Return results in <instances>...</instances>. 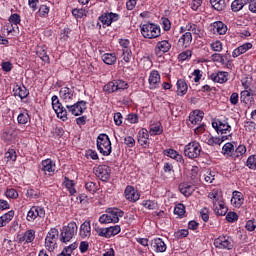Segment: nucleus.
I'll use <instances>...</instances> for the list:
<instances>
[{
    "instance_id": "16",
    "label": "nucleus",
    "mask_w": 256,
    "mask_h": 256,
    "mask_svg": "<svg viewBox=\"0 0 256 256\" xmlns=\"http://www.w3.org/2000/svg\"><path fill=\"white\" fill-rule=\"evenodd\" d=\"M124 195L128 201H132L134 203L135 201H139V192H137L133 186H127L124 191Z\"/></svg>"
},
{
    "instance_id": "3",
    "label": "nucleus",
    "mask_w": 256,
    "mask_h": 256,
    "mask_svg": "<svg viewBox=\"0 0 256 256\" xmlns=\"http://www.w3.org/2000/svg\"><path fill=\"white\" fill-rule=\"evenodd\" d=\"M77 229V223H68V225L64 226L61 230L60 241H62V243H69V241H71V239L77 235Z\"/></svg>"
},
{
    "instance_id": "29",
    "label": "nucleus",
    "mask_w": 256,
    "mask_h": 256,
    "mask_svg": "<svg viewBox=\"0 0 256 256\" xmlns=\"http://www.w3.org/2000/svg\"><path fill=\"white\" fill-rule=\"evenodd\" d=\"M203 111L195 110L193 113L189 116V121L192 123V125H197V123H201L203 121Z\"/></svg>"
},
{
    "instance_id": "4",
    "label": "nucleus",
    "mask_w": 256,
    "mask_h": 256,
    "mask_svg": "<svg viewBox=\"0 0 256 256\" xmlns=\"http://www.w3.org/2000/svg\"><path fill=\"white\" fill-rule=\"evenodd\" d=\"M97 149L105 157L111 155V140L107 134H100L97 138Z\"/></svg>"
},
{
    "instance_id": "58",
    "label": "nucleus",
    "mask_w": 256,
    "mask_h": 256,
    "mask_svg": "<svg viewBox=\"0 0 256 256\" xmlns=\"http://www.w3.org/2000/svg\"><path fill=\"white\" fill-rule=\"evenodd\" d=\"M192 55V52L190 50L184 51L178 55V59L180 61H187V59H190Z\"/></svg>"
},
{
    "instance_id": "24",
    "label": "nucleus",
    "mask_w": 256,
    "mask_h": 256,
    "mask_svg": "<svg viewBox=\"0 0 256 256\" xmlns=\"http://www.w3.org/2000/svg\"><path fill=\"white\" fill-rule=\"evenodd\" d=\"M249 49H253V44L250 42L244 43L243 45L239 46L232 52V57H239V55H243V53H247Z\"/></svg>"
},
{
    "instance_id": "53",
    "label": "nucleus",
    "mask_w": 256,
    "mask_h": 256,
    "mask_svg": "<svg viewBox=\"0 0 256 256\" xmlns=\"http://www.w3.org/2000/svg\"><path fill=\"white\" fill-rule=\"evenodd\" d=\"M143 207L150 210L157 209V202L153 200H146L143 202Z\"/></svg>"
},
{
    "instance_id": "36",
    "label": "nucleus",
    "mask_w": 256,
    "mask_h": 256,
    "mask_svg": "<svg viewBox=\"0 0 256 256\" xmlns=\"http://www.w3.org/2000/svg\"><path fill=\"white\" fill-rule=\"evenodd\" d=\"M222 151L225 155H227L228 157H232L233 158V155L235 153V146H233V144L231 143H226L223 148H222Z\"/></svg>"
},
{
    "instance_id": "20",
    "label": "nucleus",
    "mask_w": 256,
    "mask_h": 256,
    "mask_svg": "<svg viewBox=\"0 0 256 256\" xmlns=\"http://www.w3.org/2000/svg\"><path fill=\"white\" fill-rule=\"evenodd\" d=\"M192 41H193V35L191 34V32H186L178 40V45H179V47H182L183 49H187V47H189V45H191Z\"/></svg>"
},
{
    "instance_id": "26",
    "label": "nucleus",
    "mask_w": 256,
    "mask_h": 256,
    "mask_svg": "<svg viewBox=\"0 0 256 256\" xmlns=\"http://www.w3.org/2000/svg\"><path fill=\"white\" fill-rule=\"evenodd\" d=\"M19 243H33L35 241V230H27L23 236H18Z\"/></svg>"
},
{
    "instance_id": "17",
    "label": "nucleus",
    "mask_w": 256,
    "mask_h": 256,
    "mask_svg": "<svg viewBox=\"0 0 256 256\" xmlns=\"http://www.w3.org/2000/svg\"><path fill=\"white\" fill-rule=\"evenodd\" d=\"M40 171L43 172L44 175H47V173H53L55 171V164H53V161L51 159H46L41 162Z\"/></svg>"
},
{
    "instance_id": "33",
    "label": "nucleus",
    "mask_w": 256,
    "mask_h": 256,
    "mask_svg": "<svg viewBox=\"0 0 256 256\" xmlns=\"http://www.w3.org/2000/svg\"><path fill=\"white\" fill-rule=\"evenodd\" d=\"M240 101L247 105V103H251L253 101V93L248 90H244L240 93Z\"/></svg>"
},
{
    "instance_id": "42",
    "label": "nucleus",
    "mask_w": 256,
    "mask_h": 256,
    "mask_svg": "<svg viewBox=\"0 0 256 256\" xmlns=\"http://www.w3.org/2000/svg\"><path fill=\"white\" fill-rule=\"evenodd\" d=\"M219 129L222 135H227V132L231 133V125L228 123L219 122Z\"/></svg>"
},
{
    "instance_id": "22",
    "label": "nucleus",
    "mask_w": 256,
    "mask_h": 256,
    "mask_svg": "<svg viewBox=\"0 0 256 256\" xmlns=\"http://www.w3.org/2000/svg\"><path fill=\"white\" fill-rule=\"evenodd\" d=\"M14 97H19L20 99H27L29 97V90L25 85L19 86L16 85L13 89Z\"/></svg>"
},
{
    "instance_id": "57",
    "label": "nucleus",
    "mask_w": 256,
    "mask_h": 256,
    "mask_svg": "<svg viewBox=\"0 0 256 256\" xmlns=\"http://www.w3.org/2000/svg\"><path fill=\"white\" fill-rule=\"evenodd\" d=\"M203 5V0H192L190 7L193 11H199V7Z\"/></svg>"
},
{
    "instance_id": "47",
    "label": "nucleus",
    "mask_w": 256,
    "mask_h": 256,
    "mask_svg": "<svg viewBox=\"0 0 256 256\" xmlns=\"http://www.w3.org/2000/svg\"><path fill=\"white\" fill-rule=\"evenodd\" d=\"M174 214L178 215V217H183L185 215V205L178 204L174 208Z\"/></svg>"
},
{
    "instance_id": "46",
    "label": "nucleus",
    "mask_w": 256,
    "mask_h": 256,
    "mask_svg": "<svg viewBox=\"0 0 256 256\" xmlns=\"http://www.w3.org/2000/svg\"><path fill=\"white\" fill-rule=\"evenodd\" d=\"M114 84L116 91H124V89H127V83L123 80H114Z\"/></svg>"
},
{
    "instance_id": "51",
    "label": "nucleus",
    "mask_w": 256,
    "mask_h": 256,
    "mask_svg": "<svg viewBox=\"0 0 256 256\" xmlns=\"http://www.w3.org/2000/svg\"><path fill=\"white\" fill-rule=\"evenodd\" d=\"M72 15L75 16L76 19H83L85 17V9H73Z\"/></svg>"
},
{
    "instance_id": "37",
    "label": "nucleus",
    "mask_w": 256,
    "mask_h": 256,
    "mask_svg": "<svg viewBox=\"0 0 256 256\" xmlns=\"http://www.w3.org/2000/svg\"><path fill=\"white\" fill-rule=\"evenodd\" d=\"M38 57L44 61V63H49V55H47V49L45 47L38 48L37 50Z\"/></svg>"
},
{
    "instance_id": "55",
    "label": "nucleus",
    "mask_w": 256,
    "mask_h": 256,
    "mask_svg": "<svg viewBox=\"0 0 256 256\" xmlns=\"http://www.w3.org/2000/svg\"><path fill=\"white\" fill-rule=\"evenodd\" d=\"M5 195L9 199H17V197H19V193H17V190L13 188L7 189Z\"/></svg>"
},
{
    "instance_id": "28",
    "label": "nucleus",
    "mask_w": 256,
    "mask_h": 256,
    "mask_svg": "<svg viewBox=\"0 0 256 256\" xmlns=\"http://www.w3.org/2000/svg\"><path fill=\"white\" fill-rule=\"evenodd\" d=\"M249 1L251 0H234L231 4L233 13H239V11H241L245 5L249 4Z\"/></svg>"
},
{
    "instance_id": "45",
    "label": "nucleus",
    "mask_w": 256,
    "mask_h": 256,
    "mask_svg": "<svg viewBox=\"0 0 256 256\" xmlns=\"http://www.w3.org/2000/svg\"><path fill=\"white\" fill-rule=\"evenodd\" d=\"M103 91L105 93H115L117 91L116 86H115V81L109 82L103 87Z\"/></svg>"
},
{
    "instance_id": "59",
    "label": "nucleus",
    "mask_w": 256,
    "mask_h": 256,
    "mask_svg": "<svg viewBox=\"0 0 256 256\" xmlns=\"http://www.w3.org/2000/svg\"><path fill=\"white\" fill-rule=\"evenodd\" d=\"M85 188L87 191H90V193H95L97 191V184L94 182H87Z\"/></svg>"
},
{
    "instance_id": "64",
    "label": "nucleus",
    "mask_w": 256,
    "mask_h": 256,
    "mask_svg": "<svg viewBox=\"0 0 256 256\" xmlns=\"http://www.w3.org/2000/svg\"><path fill=\"white\" fill-rule=\"evenodd\" d=\"M245 228L247 229V231H255V229H256V222H254L253 220H248L246 222Z\"/></svg>"
},
{
    "instance_id": "6",
    "label": "nucleus",
    "mask_w": 256,
    "mask_h": 256,
    "mask_svg": "<svg viewBox=\"0 0 256 256\" xmlns=\"http://www.w3.org/2000/svg\"><path fill=\"white\" fill-rule=\"evenodd\" d=\"M66 109L68 113H71V115L79 117L80 115H83V113L87 109V102L81 100L73 104H66Z\"/></svg>"
},
{
    "instance_id": "54",
    "label": "nucleus",
    "mask_w": 256,
    "mask_h": 256,
    "mask_svg": "<svg viewBox=\"0 0 256 256\" xmlns=\"http://www.w3.org/2000/svg\"><path fill=\"white\" fill-rule=\"evenodd\" d=\"M9 23H12L13 25H19V23H21V16L17 13L12 14L9 17Z\"/></svg>"
},
{
    "instance_id": "52",
    "label": "nucleus",
    "mask_w": 256,
    "mask_h": 256,
    "mask_svg": "<svg viewBox=\"0 0 256 256\" xmlns=\"http://www.w3.org/2000/svg\"><path fill=\"white\" fill-rule=\"evenodd\" d=\"M239 219V215H237L236 212H229L226 215V221H228V223H235V221H237Z\"/></svg>"
},
{
    "instance_id": "61",
    "label": "nucleus",
    "mask_w": 256,
    "mask_h": 256,
    "mask_svg": "<svg viewBox=\"0 0 256 256\" xmlns=\"http://www.w3.org/2000/svg\"><path fill=\"white\" fill-rule=\"evenodd\" d=\"M200 215L202 217V220L207 223V221H209V209L207 208H203L201 211H200Z\"/></svg>"
},
{
    "instance_id": "5",
    "label": "nucleus",
    "mask_w": 256,
    "mask_h": 256,
    "mask_svg": "<svg viewBox=\"0 0 256 256\" xmlns=\"http://www.w3.org/2000/svg\"><path fill=\"white\" fill-rule=\"evenodd\" d=\"M184 155L188 159H197L201 155V144L197 141H192L184 147Z\"/></svg>"
},
{
    "instance_id": "34",
    "label": "nucleus",
    "mask_w": 256,
    "mask_h": 256,
    "mask_svg": "<svg viewBox=\"0 0 256 256\" xmlns=\"http://www.w3.org/2000/svg\"><path fill=\"white\" fill-rule=\"evenodd\" d=\"M102 61L106 65H115V63L117 62V56L115 54L106 53L102 55Z\"/></svg>"
},
{
    "instance_id": "62",
    "label": "nucleus",
    "mask_w": 256,
    "mask_h": 256,
    "mask_svg": "<svg viewBox=\"0 0 256 256\" xmlns=\"http://www.w3.org/2000/svg\"><path fill=\"white\" fill-rule=\"evenodd\" d=\"M127 120L129 121V123L135 124L138 123L139 116L135 113H131L127 116Z\"/></svg>"
},
{
    "instance_id": "48",
    "label": "nucleus",
    "mask_w": 256,
    "mask_h": 256,
    "mask_svg": "<svg viewBox=\"0 0 256 256\" xmlns=\"http://www.w3.org/2000/svg\"><path fill=\"white\" fill-rule=\"evenodd\" d=\"M95 231L99 237H109V228H99V226L96 225Z\"/></svg>"
},
{
    "instance_id": "13",
    "label": "nucleus",
    "mask_w": 256,
    "mask_h": 256,
    "mask_svg": "<svg viewBox=\"0 0 256 256\" xmlns=\"http://www.w3.org/2000/svg\"><path fill=\"white\" fill-rule=\"evenodd\" d=\"M99 21H101L102 25H106V27H110L111 23L115 21H119V14L104 13L99 17Z\"/></svg>"
},
{
    "instance_id": "35",
    "label": "nucleus",
    "mask_w": 256,
    "mask_h": 256,
    "mask_svg": "<svg viewBox=\"0 0 256 256\" xmlns=\"http://www.w3.org/2000/svg\"><path fill=\"white\" fill-rule=\"evenodd\" d=\"M213 27L218 35H225V33H227V25L221 21L214 22Z\"/></svg>"
},
{
    "instance_id": "9",
    "label": "nucleus",
    "mask_w": 256,
    "mask_h": 256,
    "mask_svg": "<svg viewBox=\"0 0 256 256\" xmlns=\"http://www.w3.org/2000/svg\"><path fill=\"white\" fill-rule=\"evenodd\" d=\"M214 245L218 249H228V251H230V249H233V245H234L233 238L229 236L219 237L215 239Z\"/></svg>"
},
{
    "instance_id": "38",
    "label": "nucleus",
    "mask_w": 256,
    "mask_h": 256,
    "mask_svg": "<svg viewBox=\"0 0 256 256\" xmlns=\"http://www.w3.org/2000/svg\"><path fill=\"white\" fill-rule=\"evenodd\" d=\"M247 153V147L245 145H239L235 150L233 154V159H237L239 157H243Z\"/></svg>"
},
{
    "instance_id": "8",
    "label": "nucleus",
    "mask_w": 256,
    "mask_h": 256,
    "mask_svg": "<svg viewBox=\"0 0 256 256\" xmlns=\"http://www.w3.org/2000/svg\"><path fill=\"white\" fill-rule=\"evenodd\" d=\"M58 237H59V230H57V228L50 229L45 239V245L49 251H53V249H55V246L57 245Z\"/></svg>"
},
{
    "instance_id": "31",
    "label": "nucleus",
    "mask_w": 256,
    "mask_h": 256,
    "mask_svg": "<svg viewBox=\"0 0 256 256\" xmlns=\"http://www.w3.org/2000/svg\"><path fill=\"white\" fill-rule=\"evenodd\" d=\"M176 85L177 94L180 95V97H183V95L187 93V89H189V87L187 86V82H185V80L183 79H179Z\"/></svg>"
},
{
    "instance_id": "43",
    "label": "nucleus",
    "mask_w": 256,
    "mask_h": 256,
    "mask_svg": "<svg viewBox=\"0 0 256 256\" xmlns=\"http://www.w3.org/2000/svg\"><path fill=\"white\" fill-rule=\"evenodd\" d=\"M246 167L253 170L256 169V155H251L248 157L246 161Z\"/></svg>"
},
{
    "instance_id": "2",
    "label": "nucleus",
    "mask_w": 256,
    "mask_h": 256,
    "mask_svg": "<svg viewBox=\"0 0 256 256\" xmlns=\"http://www.w3.org/2000/svg\"><path fill=\"white\" fill-rule=\"evenodd\" d=\"M141 34L145 39H157L161 37V28L153 23H147L140 26Z\"/></svg>"
},
{
    "instance_id": "18",
    "label": "nucleus",
    "mask_w": 256,
    "mask_h": 256,
    "mask_svg": "<svg viewBox=\"0 0 256 256\" xmlns=\"http://www.w3.org/2000/svg\"><path fill=\"white\" fill-rule=\"evenodd\" d=\"M229 73L220 71L218 73H212L210 75V79L214 81V83H227L229 81Z\"/></svg>"
},
{
    "instance_id": "1",
    "label": "nucleus",
    "mask_w": 256,
    "mask_h": 256,
    "mask_svg": "<svg viewBox=\"0 0 256 256\" xmlns=\"http://www.w3.org/2000/svg\"><path fill=\"white\" fill-rule=\"evenodd\" d=\"M125 212L119 208H108L106 214L100 216L99 221L102 224L106 223H119V217H123Z\"/></svg>"
},
{
    "instance_id": "7",
    "label": "nucleus",
    "mask_w": 256,
    "mask_h": 256,
    "mask_svg": "<svg viewBox=\"0 0 256 256\" xmlns=\"http://www.w3.org/2000/svg\"><path fill=\"white\" fill-rule=\"evenodd\" d=\"M52 107L59 119L67 121V109L63 107V104L59 101V97H57V95L52 96Z\"/></svg>"
},
{
    "instance_id": "10",
    "label": "nucleus",
    "mask_w": 256,
    "mask_h": 256,
    "mask_svg": "<svg viewBox=\"0 0 256 256\" xmlns=\"http://www.w3.org/2000/svg\"><path fill=\"white\" fill-rule=\"evenodd\" d=\"M60 99L66 103V105H71L73 103V98L75 97L74 87H63L60 89Z\"/></svg>"
},
{
    "instance_id": "15",
    "label": "nucleus",
    "mask_w": 256,
    "mask_h": 256,
    "mask_svg": "<svg viewBox=\"0 0 256 256\" xmlns=\"http://www.w3.org/2000/svg\"><path fill=\"white\" fill-rule=\"evenodd\" d=\"M151 247L156 253H165L167 251V245L161 238H155L151 242Z\"/></svg>"
},
{
    "instance_id": "44",
    "label": "nucleus",
    "mask_w": 256,
    "mask_h": 256,
    "mask_svg": "<svg viewBox=\"0 0 256 256\" xmlns=\"http://www.w3.org/2000/svg\"><path fill=\"white\" fill-rule=\"evenodd\" d=\"M122 57L125 63H129V61H131V58L133 57V52L131 51V49H122Z\"/></svg>"
},
{
    "instance_id": "49",
    "label": "nucleus",
    "mask_w": 256,
    "mask_h": 256,
    "mask_svg": "<svg viewBox=\"0 0 256 256\" xmlns=\"http://www.w3.org/2000/svg\"><path fill=\"white\" fill-rule=\"evenodd\" d=\"M121 233V226H111L108 227V237H111V235H119Z\"/></svg>"
},
{
    "instance_id": "50",
    "label": "nucleus",
    "mask_w": 256,
    "mask_h": 256,
    "mask_svg": "<svg viewBox=\"0 0 256 256\" xmlns=\"http://www.w3.org/2000/svg\"><path fill=\"white\" fill-rule=\"evenodd\" d=\"M6 159H9L10 161H17V152H15L14 149H9L5 153Z\"/></svg>"
},
{
    "instance_id": "63",
    "label": "nucleus",
    "mask_w": 256,
    "mask_h": 256,
    "mask_svg": "<svg viewBox=\"0 0 256 256\" xmlns=\"http://www.w3.org/2000/svg\"><path fill=\"white\" fill-rule=\"evenodd\" d=\"M124 143L127 145V147H135V139L131 136L125 137Z\"/></svg>"
},
{
    "instance_id": "41",
    "label": "nucleus",
    "mask_w": 256,
    "mask_h": 256,
    "mask_svg": "<svg viewBox=\"0 0 256 256\" xmlns=\"http://www.w3.org/2000/svg\"><path fill=\"white\" fill-rule=\"evenodd\" d=\"M30 116L29 113H20L17 117V121L19 123V125H27V123L29 122Z\"/></svg>"
},
{
    "instance_id": "56",
    "label": "nucleus",
    "mask_w": 256,
    "mask_h": 256,
    "mask_svg": "<svg viewBox=\"0 0 256 256\" xmlns=\"http://www.w3.org/2000/svg\"><path fill=\"white\" fill-rule=\"evenodd\" d=\"M150 135H161L163 133V128L161 125L152 126L149 131Z\"/></svg>"
},
{
    "instance_id": "12",
    "label": "nucleus",
    "mask_w": 256,
    "mask_h": 256,
    "mask_svg": "<svg viewBox=\"0 0 256 256\" xmlns=\"http://www.w3.org/2000/svg\"><path fill=\"white\" fill-rule=\"evenodd\" d=\"M37 217L45 218V208L40 206H33L27 214V221H35Z\"/></svg>"
},
{
    "instance_id": "30",
    "label": "nucleus",
    "mask_w": 256,
    "mask_h": 256,
    "mask_svg": "<svg viewBox=\"0 0 256 256\" xmlns=\"http://www.w3.org/2000/svg\"><path fill=\"white\" fill-rule=\"evenodd\" d=\"M213 209H214V213H216L217 215H220V216L227 215V207L223 203H218V206H217V201H213Z\"/></svg>"
},
{
    "instance_id": "40",
    "label": "nucleus",
    "mask_w": 256,
    "mask_h": 256,
    "mask_svg": "<svg viewBox=\"0 0 256 256\" xmlns=\"http://www.w3.org/2000/svg\"><path fill=\"white\" fill-rule=\"evenodd\" d=\"M2 139H3L6 143H11V141H13V139H15V135L13 134V130H11V129H6V130L3 132Z\"/></svg>"
},
{
    "instance_id": "11",
    "label": "nucleus",
    "mask_w": 256,
    "mask_h": 256,
    "mask_svg": "<svg viewBox=\"0 0 256 256\" xmlns=\"http://www.w3.org/2000/svg\"><path fill=\"white\" fill-rule=\"evenodd\" d=\"M95 175L101 179V181H109L111 179V167L107 165H100L94 169Z\"/></svg>"
},
{
    "instance_id": "19",
    "label": "nucleus",
    "mask_w": 256,
    "mask_h": 256,
    "mask_svg": "<svg viewBox=\"0 0 256 256\" xmlns=\"http://www.w3.org/2000/svg\"><path fill=\"white\" fill-rule=\"evenodd\" d=\"M138 143L142 147H149V131L143 128L138 132Z\"/></svg>"
},
{
    "instance_id": "21",
    "label": "nucleus",
    "mask_w": 256,
    "mask_h": 256,
    "mask_svg": "<svg viewBox=\"0 0 256 256\" xmlns=\"http://www.w3.org/2000/svg\"><path fill=\"white\" fill-rule=\"evenodd\" d=\"M159 83H161V75H159L158 71L154 70L150 73L149 76L150 89H157Z\"/></svg>"
},
{
    "instance_id": "27",
    "label": "nucleus",
    "mask_w": 256,
    "mask_h": 256,
    "mask_svg": "<svg viewBox=\"0 0 256 256\" xmlns=\"http://www.w3.org/2000/svg\"><path fill=\"white\" fill-rule=\"evenodd\" d=\"M163 153L164 155H166V157H170L171 159L177 160L178 163H185L183 155H180L175 149H166L163 151Z\"/></svg>"
},
{
    "instance_id": "25",
    "label": "nucleus",
    "mask_w": 256,
    "mask_h": 256,
    "mask_svg": "<svg viewBox=\"0 0 256 256\" xmlns=\"http://www.w3.org/2000/svg\"><path fill=\"white\" fill-rule=\"evenodd\" d=\"M80 237L82 239H87V237H91V221H85L80 226Z\"/></svg>"
},
{
    "instance_id": "14",
    "label": "nucleus",
    "mask_w": 256,
    "mask_h": 256,
    "mask_svg": "<svg viewBox=\"0 0 256 256\" xmlns=\"http://www.w3.org/2000/svg\"><path fill=\"white\" fill-rule=\"evenodd\" d=\"M154 51L156 55H161V53H169V51H171V42H169V40L157 42Z\"/></svg>"
},
{
    "instance_id": "23",
    "label": "nucleus",
    "mask_w": 256,
    "mask_h": 256,
    "mask_svg": "<svg viewBox=\"0 0 256 256\" xmlns=\"http://www.w3.org/2000/svg\"><path fill=\"white\" fill-rule=\"evenodd\" d=\"M180 193L184 195L185 197H191L193 193L195 192V186L188 184V183H182L179 185Z\"/></svg>"
},
{
    "instance_id": "32",
    "label": "nucleus",
    "mask_w": 256,
    "mask_h": 256,
    "mask_svg": "<svg viewBox=\"0 0 256 256\" xmlns=\"http://www.w3.org/2000/svg\"><path fill=\"white\" fill-rule=\"evenodd\" d=\"M15 217V211L11 210L0 217V227H5Z\"/></svg>"
},
{
    "instance_id": "60",
    "label": "nucleus",
    "mask_w": 256,
    "mask_h": 256,
    "mask_svg": "<svg viewBox=\"0 0 256 256\" xmlns=\"http://www.w3.org/2000/svg\"><path fill=\"white\" fill-rule=\"evenodd\" d=\"M207 144L210 146H214V145H221V138L219 137H210L207 141Z\"/></svg>"
},
{
    "instance_id": "39",
    "label": "nucleus",
    "mask_w": 256,
    "mask_h": 256,
    "mask_svg": "<svg viewBox=\"0 0 256 256\" xmlns=\"http://www.w3.org/2000/svg\"><path fill=\"white\" fill-rule=\"evenodd\" d=\"M210 3L216 11H223L225 9V0H210Z\"/></svg>"
}]
</instances>
